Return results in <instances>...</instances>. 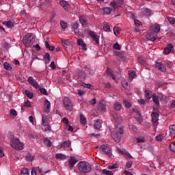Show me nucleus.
I'll return each instance as SVG.
<instances>
[{
  "label": "nucleus",
  "instance_id": "obj_1",
  "mask_svg": "<svg viewBox=\"0 0 175 175\" xmlns=\"http://www.w3.org/2000/svg\"><path fill=\"white\" fill-rule=\"evenodd\" d=\"M124 133V129L122 126H116L113 130L111 131V137L113 138L116 143H120L121 142V135Z\"/></svg>",
  "mask_w": 175,
  "mask_h": 175
},
{
  "label": "nucleus",
  "instance_id": "obj_2",
  "mask_svg": "<svg viewBox=\"0 0 175 175\" xmlns=\"http://www.w3.org/2000/svg\"><path fill=\"white\" fill-rule=\"evenodd\" d=\"M107 75L109 76L110 79L114 80L116 83H117V80H120L122 77L121 71L120 70L113 71V70L107 68Z\"/></svg>",
  "mask_w": 175,
  "mask_h": 175
},
{
  "label": "nucleus",
  "instance_id": "obj_3",
  "mask_svg": "<svg viewBox=\"0 0 175 175\" xmlns=\"http://www.w3.org/2000/svg\"><path fill=\"white\" fill-rule=\"evenodd\" d=\"M78 168L80 172L82 173H90L92 170L91 164L87 161H80L78 164Z\"/></svg>",
  "mask_w": 175,
  "mask_h": 175
},
{
  "label": "nucleus",
  "instance_id": "obj_4",
  "mask_svg": "<svg viewBox=\"0 0 175 175\" xmlns=\"http://www.w3.org/2000/svg\"><path fill=\"white\" fill-rule=\"evenodd\" d=\"M10 144L11 147L14 148V150H21L24 148V144L20 142L17 137H12L10 141Z\"/></svg>",
  "mask_w": 175,
  "mask_h": 175
},
{
  "label": "nucleus",
  "instance_id": "obj_5",
  "mask_svg": "<svg viewBox=\"0 0 175 175\" xmlns=\"http://www.w3.org/2000/svg\"><path fill=\"white\" fill-rule=\"evenodd\" d=\"M34 42L35 39L33 38V33H28L26 34L23 40V44H25L26 47H31V46L33 44Z\"/></svg>",
  "mask_w": 175,
  "mask_h": 175
},
{
  "label": "nucleus",
  "instance_id": "obj_6",
  "mask_svg": "<svg viewBox=\"0 0 175 175\" xmlns=\"http://www.w3.org/2000/svg\"><path fill=\"white\" fill-rule=\"evenodd\" d=\"M63 105L67 111H72L73 110V104L69 97H64L63 99Z\"/></svg>",
  "mask_w": 175,
  "mask_h": 175
},
{
  "label": "nucleus",
  "instance_id": "obj_7",
  "mask_svg": "<svg viewBox=\"0 0 175 175\" xmlns=\"http://www.w3.org/2000/svg\"><path fill=\"white\" fill-rule=\"evenodd\" d=\"M89 36H90L92 39V42L94 43V44L98 45L99 44V38L100 36L95 33V31H90L88 32Z\"/></svg>",
  "mask_w": 175,
  "mask_h": 175
},
{
  "label": "nucleus",
  "instance_id": "obj_8",
  "mask_svg": "<svg viewBox=\"0 0 175 175\" xmlns=\"http://www.w3.org/2000/svg\"><path fill=\"white\" fill-rule=\"evenodd\" d=\"M100 148L104 154H106L109 158H111V150L109 146L103 144L100 146Z\"/></svg>",
  "mask_w": 175,
  "mask_h": 175
},
{
  "label": "nucleus",
  "instance_id": "obj_9",
  "mask_svg": "<svg viewBox=\"0 0 175 175\" xmlns=\"http://www.w3.org/2000/svg\"><path fill=\"white\" fill-rule=\"evenodd\" d=\"M146 38L147 39H148V40H150L151 42H155V40L158 39V34L152 31L146 34Z\"/></svg>",
  "mask_w": 175,
  "mask_h": 175
},
{
  "label": "nucleus",
  "instance_id": "obj_10",
  "mask_svg": "<svg viewBox=\"0 0 175 175\" xmlns=\"http://www.w3.org/2000/svg\"><path fill=\"white\" fill-rule=\"evenodd\" d=\"M154 66L161 72H166V67L165 66V64L159 61L156 62Z\"/></svg>",
  "mask_w": 175,
  "mask_h": 175
},
{
  "label": "nucleus",
  "instance_id": "obj_11",
  "mask_svg": "<svg viewBox=\"0 0 175 175\" xmlns=\"http://www.w3.org/2000/svg\"><path fill=\"white\" fill-rule=\"evenodd\" d=\"M97 109L98 111H100V113H106V104L102 101H100L98 104Z\"/></svg>",
  "mask_w": 175,
  "mask_h": 175
},
{
  "label": "nucleus",
  "instance_id": "obj_12",
  "mask_svg": "<svg viewBox=\"0 0 175 175\" xmlns=\"http://www.w3.org/2000/svg\"><path fill=\"white\" fill-rule=\"evenodd\" d=\"M150 31L154 33H159L161 31V25L158 23L154 24L150 27Z\"/></svg>",
  "mask_w": 175,
  "mask_h": 175
},
{
  "label": "nucleus",
  "instance_id": "obj_13",
  "mask_svg": "<svg viewBox=\"0 0 175 175\" xmlns=\"http://www.w3.org/2000/svg\"><path fill=\"white\" fill-rule=\"evenodd\" d=\"M27 81L31 84V85H33L34 88H39V83H38V81H36L33 77H29Z\"/></svg>",
  "mask_w": 175,
  "mask_h": 175
},
{
  "label": "nucleus",
  "instance_id": "obj_14",
  "mask_svg": "<svg viewBox=\"0 0 175 175\" xmlns=\"http://www.w3.org/2000/svg\"><path fill=\"white\" fill-rule=\"evenodd\" d=\"M50 109H51V104L49 100L46 99L44 105V110L45 113H50Z\"/></svg>",
  "mask_w": 175,
  "mask_h": 175
},
{
  "label": "nucleus",
  "instance_id": "obj_15",
  "mask_svg": "<svg viewBox=\"0 0 175 175\" xmlns=\"http://www.w3.org/2000/svg\"><path fill=\"white\" fill-rule=\"evenodd\" d=\"M152 122L157 124L158 122V118H159V113L158 112H152Z\"/></svg>",
  "mask_w": 175,
  "mask_h": 175
},
{
  "label": "nucleus",
  "instance_id": "obj_16",
  "mask_svg": "<svg viewBox=\"0 0 175 175\" xmlns=\"http://www.w3.org/2000/svg\"><path fill=\"white\" fill-rule=\"evenodd\" d=\"M77 163V159L75 157H71L68 160L69 167L72 169V167H75V165Z\"/></svg>",
  "mask_w": 175,
  "mask_h": 175
},
{
  "label": "nucleus",
  "instance_id": "obj_17",
  "mask_svg": "<svg viewBox=\"0 0 175 175\" xmlns=\"http://www.w3.org/2000/svg\"><path fill=\"white\" fill-rule=\"evenodd\" d=\"M79 22L83 27H86L88 25V20L85 16H80L79 17Z\"/></svg>",
  "mask_w": 175,
  "mask_h": 175
},
{
  "label": "nucleus",
  "instance_id": "obj_18",
  "mask_svg": "<svg viewBox=\"0 0 175 175\" xmlns=\"http://www.w3.org/2000/svg\"><path fill=\"white\" fill-rule=\"evenodd\" d=\"M60 6H62L66 12H68L70 9L69 3L66 1H61L59 2Z\"/></svg>",
  "mask_w": 175,
  "mask_h": 175
},
{
  "label": "nucleus",
  "instance_id": "obj_19",
  "mask_svg": "<svg viewBox=\"0 0 175 175\" xmlns=\"http://www.w3.org/2000/svg\"><path fill=\"white\" fill-rule=\"evenodd\" d=\"M113 117L115 121H116V122H119L120 124H121V122H122V118L118 113L113 112Z\"/></svg>",
  "mask_w": 175,
  "mask_h": 175
},
{
  "label": "nucleus",
  "instance_id": "obj_20",
  "mask_svg": "<svg viewBox=\"0 0 175 175\" xmlns=\"http://www.w3.org/2000/svg\"><path fill=\"white\" fill-rule=\"evenodd\" d=\"M152 99L153 100V103L156 106H159V96L157 95V94L153 93L152 95Z\"/></svg>",
  "mask_w": 175,
  "mask_h": 175
},
{
  "label": "nucleus",
  "instance_id": "obj_21",
  "mask_svg": "<svg viewBox=\"0 0 175 175\" xmlns=\"http://www.w3.org/2000/svg\"><path fill=\"white\" fill-rule=\"evenodd\" d=\"M42 125L43 126H47L49 125V117L46 115L42 116Z\"/></svg>",
  "mask_w": 175,
  "mask_h": 175
},
{
  "label": "nucleus",
  "instance_id": "obj_22",
  "mask_svg": "<svg viewBox=\"0 0 175 175\" xmlns=\"http://www.w3.org/2000/svg\"><path fill=\"white\" fill-rule=\"evenodd\" d=\"M141 10L144 16H151V13H152L151 10L148 8H142Z\"/></svg>",
  "mask_w": 175,
  "mask_h": 175
},
{
  "label": "nucleus",
  "instance_id": "obj_23",
  "mask_svg": "<svg viewBox=\"0 0 175 175\" xmlns=\"http://www.w3.org/2000/svg\"><path fill=\"white\" fill-rule=\"evenodd\" d=\"M152 94V92L150 90H145V97H146V100L148 102L151 98H152V96L151 95Z\"/></svg>",
  "mask_w": 175,
  "mask_h": 175
},
{
  "label": "nucleus",
  "instance_id": "obj_24",
  "mask_svg": "<svg viewBox=\"0 0 175 175\" xmlns=\"http://www.w3.org/2000/svg\"><path fill=\"white\" fill-rule=\"evenodd\" d=\"M170 135L171 137H175V124L170 126Z\"/></svg>",
  "mask_w": 175,
  "mask_h": 175
},
{
  "label": "nucleus",
  "instance_id": "obj_25",
  "mask_svg": "<svg viewBox=\"0 0 175 175\" xmlns=\"http://www.w3.org/2000/svg\"><path fill=\"white\" fill-rule=\"evenodd\" d=\"M94 127L96 129H100L102 128V121L98 119L94 121Z\"/></svg>",
  "mask_w": 175,
  "mask_h": 175
},
{
  "label": "nucleus",
  "instance_id": "obj_26",
  "mask_svg": "<svg viewBox=\"0 0 175 175\" xmlns=\"http://www.w3.org/2000/svg\"><path fill=\"white\" fill-rule=\"evenodd\" d=\"M3 25L7 27V28H12L14 27V23L10 21L3 22Z\"/></svg>",
  "mask_w": 175,
  "mask_h": 175
},
{
  "label": "nucleus",
  "instance_id": "obj_27",
  "mask_svg": "<svg viewBox=\"0 0 175 175\" xmlns=\"http://www.w3.org/2000/svg\"><path fill=\"white\" fill-rule=\"evenodd\" d=\"M173 49V44H169L166 48H165L164 51L165 54H170V52Z\"/></svg>",
  "mask_w": 175,
  "mask_h": 175
},
{
  "label": "nucleus",
  "instance_id": "obj_28",
  "mask_svg": "<svg viewBox=\"0 0 175 175\" xmlns=\"http://www.w3.org/2000/svg\"><path fill=\"white\" fill-rule=\"evenodd\" d=\"M122 107V105H121V103H120V102H116L113 105V108L116 110V111H120V110H121Z\"/></svg>",
  "mask_w": 175,
  "mask_h": 175
},
{
  "label": "nucleus",
  "instance_id": "obj_29",
  "mask_svg": "<svg viewBox=\"0 0 175 175\" xmlns=\"http://www.w3.org/2000/svg\"><path fill=\"white\" fill-rule=\"evenodd\" d=\"M77 44L79 46H81V47H83V50H87V48H85V46H87L85 44V42H84V41H83L82 39H79L77 41Z\"/></svg>",
  "mask_w": 175,
  "mask_h": 175
},
{
  "label": "nucleus",
  "instance_id": "obj_30",
  "mask_svg": "<svg viewBox=\"0 0 175 175\" xmlns=\"http://www.w3.org/2000/svg\"><path fill=\"white\" fill-rule=\"evenodd\" d=\"M78 77L79 79H81V80H84L85 79V72L83 70H80L78 72Z\"/></svg>",
  "mask_w": 175,
  "mask_h": 175
},
{
  "label": "nucleus",
  "instance_id": "obj_31",
  "mask_svg": "<svg viewBox=\"0 0 175 175\" xmlns=\"http://www.w3.org/2000/svg\"><path fill=\"white\" fill-rule=\"evenodd\" d=\"M71 142L70 141H65L64 142L62 143L61 144V148H68L69 146H70Z\"/></svg>",
  "mask_w": 175,
  "mask_h": 175
},
{
  "label": "nucleus",
  "instance_id": "obj_32",
  "mask_svg": "<svg viewBox=\"0 0 175 175\" xmlns=\"http://www.w3.org/2000/svg\"><path fill=\"white\" fill-rule=\"evenodd\" d=\"M80 122L81 125H85V124H87V119L85 118L84 115H83V113L80 114Z\"/></svg>",
  "mask_w": 175,
  "mask_h": 175
},
{
  "label": "nucleus",
  "instance_id": "obj_33",
  "mask_svg": "<svg viewBox=\"0 0 175 175\" xmlns=\"http://www.w3.org/2000/svg\"><path fill=\"white\" fill-rule=\"evenodd\" d=\"M55 158H57V159H66V155L62 153H57L55 154Z\"/></svg>",
  "mask_w": 175,
  "mask_h": 175
},
{
  "label": "nucleus",
  "instance_id": "obj_34",
  "mask_svg": "<svg viewBox=\"0 0 175 175\" xmlns=\"http://www.w3.org/2000/svg\"><path fill=\"white\" fill-rule=\"evenodd\" d=\"M103 31L105 32H110V25L107 23H104L103 27Z\"/></svg>",
  "mask_w": 175,
  "mask_h": 175
},
{
  "label": "nucleus",
  "instance_id": "obj_35",
  "mask_svg": "<svg viewBox=\"0 0 175 175\" xmlns=\"http://www.w3.org/2000/svg\"><path fill=\"white\" fill-rule=\"evenodd\" d=\"M45 46L49 49L50 51H54V50H55V47H54V46L50 45L47 41L45 42Z\"/></svg>",
  "mask_w": 175,
  "mask_h": 175
},
{
  "label": "nucleus",
  "instance_id": "obj_36",
  "mask_svg": "<svg viewBox=\"0 0 175 175\" xmlns=\"http://www.w3.org/2000/svg\"><path fill=\"white\" fill-rule=\"evenodd\" d=\"M112 8L107 7L103 8V13L104 14H110L111 13Z\"/></svg>",
  "mask_w": 175,
  "mask_h": 175
},
{
  "label": "nucleus",
  "instance_id": "obj_37",
  "mask_svg": "<svg viewBox=\"0 0 175 175\" xmlns=\"http://www.w3.org/2000/svg\"><path fill=\"white\" fill-rule=\"evenodd\" d=\"M3 68L5 69V70H12V68L10 64L8 62H5L3 64Z\"/></svg>",
  "mask_w": 175,
  "mask_h": 175
},
{
  "label": "nucleus",
  "instance_id": "obj_38",
  "mask_svg": "<svg viewBox=\"0 0 175 175\" xmlns=\"http://www.w3.org/2000/svg\"><path fill=\"white\" fill-rule=\"evenodd\" d=\"M21 175H29V170L28 168H23L21 171Z\"/></svg>",
  "mask_w": 175,
  "mask_h": 175
},
{
  "label": "nucleus",
  "instance_id": "obj_39",
  "mask_svg": "<svg viewBox=\"0 0 175 175\" xmlns=\"http://www.w3.org/2000/svg\"><path fill=\"white\" fill-rule=\"evenodd\" d=\"M25 94H26V96L29 99H32V98H33V93L31 92L29 90H25Z\"/></svg>",
  "mask_w": 175,
  "mask_h": 175
},
{
  "label": "nucleus",
  "instance_id": "obj_40",
  "mask_svg": "<svg viewBox=\"0 0 175 175\" xmlns=\"http://www.w3.org/2000/svg\"><path fill=\"white\" fill-rule=\"evenodd\" d=\"M44 58L45 59V64H50V54L49 53H46L44 55Z\"/></svg>",
  "mask_w": 175,
  "mask_h": 175
},
{
  "label": "nucleus",
  "instance_id": "obj_41",
  "mask_svg": "<svg viewBox=\"0 0 175 175\" xmlns=\"http://www.w3.org/2000/svg\"><path fill=\"white\" fill-rule=\"evenodd\" d=\"M121 32V29L117 27H113V33L116 36H118Z\"/></svg>",
  "mask_w": 175,
  "mask_h": 175
},
{
  "label": "nucleus",
  "instance_id": "obj_42",
  "mask_svg": "<svg viewBox=\"0 0 175 175\" xmlns=\"http://www.w3.org/2000/svg\"><path fill=\"white\" fill-rule=\"evenodd\" d=\"M167 20H168V23L171 24L172 25H174L175 24V18L172 16H167Z\"/></svg>",
  "mask_w": 175,
  "mask_h": 175
},
{
  "label": "nucleus",
  "instance_id": "obj_43",
  "mask_svg": "<svg viewBox=\"0 0 175 175\" xmlns=\"http://www.w3.org/2000/svg\"><path fill=\"white\" fill-rule=\"evenodd\" d=\"M138 62H139V64H141V65H143L144 66H147V63L143 59V57H139L138 58Z\"/></svg>",
  "mask_w": 175,
  "mask_h": 175
},
{
  "label": "nucleus",
  "instance_id": "obj_44",
  "mask_svg": "<svg viewBox=\"0 0 175 175\" xmlns=\"http://www.w3.org/2000/svg\"><path fill=\"white\" fill-rule=\"evenodd\" d=\"M123 105L126 107V109H131L132 107V104H131V103H129L128 100H124Z\"/></svg>",
  "mask_w": 175,
  "mask_h": 175
},
{
  "label": "nucleus",
  "instance_id": "obj_45",
  "mask_svg": "<svg viewBox=\"0 0 175 175\" xmlns=\"http://www.w3.org/2000/svg\"><path fill=\"white\" fill-rule=\"evenodd\" d=\"M129 127L131 131H133V132H137V128L136 127V126L133 124H130L129 125Z\"/></svg>",
  "mask_w": 175,
  "mask_h": 175
},
{
  "label": "nucleus",
  "instance_id": "obj_46",
  "mask_svg": "<svg viewBox=\"0 0 175 175\" xmlns=\"http://www.w3.org/2000/svg\"><path fill=\"white\" fill-rule=\"evenodd\" d=\"M102 173L103 174H105V175H113V172L109 171L107 170H103Z\"/></svg>",
  "mask_w": 175,
  "mask_h": 175
},
{
  "label": "nucleus",
  "instance_id": "obj_47",
  "mask_svg": "<svg viewBox=\"0 0 175 175\" xmlns=\"http://www.w3.org/2000/svg\"><path fill=\"white\" fill-rule=\"evenodd\" d=\"M113 49H114V50H121V45H120L118 42H116L113 45Z\"/></svg>",
  "mask_w": 175,
  "mask_h": 175
},
{
  "label": "nucleus",
  "instance_id": "obj_48",
  "mask_svg": "<svg viewBox=\"0 0 175 175\" xmlns=\"http://www.w3.org/2000/svg\"><path fill=\"white\" fill-rule=\"evenodd\" d=\"M129 75L131 79L132 80L135 77V76H136V73H135V71L129 70Z\"/></svg>",
  "mask_w": 175,
  "mask_h": 175
},
{
  "label": "nucleus",
  "instance_id": "obj_49",
  "mask_svg": "<svg viewBox=\"0 0 175 175\" xmlns=\"http://www.w3.org/2000/svg\"><path fill=\"white\" fill-rule=\"evenodd\" d=\"M137 143H146V139L143 137H137L136 139Z\"/></svg>",
  "mask_w": 175,
  "mask_h": 175
},
{
  "label": "nucleus",
  "instance_id": "obj_50",
  "mask_svg": "<svg viewBox=\"0 0 175 175\" xmlns=\"http://www.w3.org/2000/svg\"><path fill=\"white\" fill-rule=\"evenodd\" d=\"M44 144H45V146H47L48 147H50V146H51V141L45 139H44Z\"/></svg>",
  "mask_w": 175,
  "mask_h": 175
},
{
  "label": "nucleus",
  "instance_id": "obj_51",
  "mask_svg": "<svg viewBox=\"0 0 175 175\" xmlns=\"http://www.w3.org/2000/svg\"><path fill=\"white\" fill-rule=\"evenodd\" d=\"M60 25L64 29L68 27V24L63 21H60Z\"/></svg>",
  "mask_w": 175,
  "mask_h": 175
},
{
  "label": "nucleus",
  "instance_id": "obj_52",
  "mask_svg": "<svg viewBox=\"0 0 175 175\" xmlns=\"http://www.w3.org/2000/svg\"><path fill=\"white\" fill-rule=\"evenodd\" d=\"M118 167V165L113 164V165H109L108 167V169H109V170H114L117 169Z\"/></svg>",
  "mask_w": 175,
  "mask_h": 175
},
{
  "label": "nucleus",
  "instance_id": "obj_53",
  "mask_svg": "<svg viewBox=\"0 0 175 175\" xmlns=\"http://www.w3.org/2000/svg\"><path fill=\"white\" fill-rule=\"evenodd\" d=\"M170 148L171 150V151H172L173 152H175V143L172 142L170 144Z\"/></svg>",
  "mask_w": 175,
  "mask_h": 175
},
{
  "label": "nucleus",
  "instance_id": "obj_54",
  "mask_svg": "<svg viewBox=\"0 0 175 175\" xmlns=\"http://www.w3.org/2000/svg\"><path fill=\"white\" fill-rule=\"evenodd\" d=\"M26 159H27V161H28V162H32L33 161V159H34L33 156L31 154L27 155Z\"/></svg>",
  "mask_w": 175,
  "mask_h": 175
},
{
  "label": "nucleus",
  "instance_id": "obj_55",
  "mask_svg": "<svg viewBox=\"0 0 175 175\" xmlns=\"http://www.w3.org/2000/svg\"><path fill=\"white\" fill-rule=\"evenodd\" d=\"M40 92L41 94H42L43 95H48L47 90H46V89H44V88H40Z\"/></svg>",
  "mask_w": 175,
  "mask_h": 175
},
{
  "label": "nucleus",
  "instance_id": "obj_56",
  "mask_svg": "<svg viewBox=\"0 0 175 175\" xmlns=\"http://www.w3.org/2000/svg\"><path fill=\"white\" fill-rule=\"evenodd\" d=\"M89 103H90V105L91 106H94V105H96V99L93 98L92 100H90L89 101Z\"/></svg>",
  "mask_w": 175,
  "mask_h": 175
},
{
  "label": "nucleus",
  "instance_id": "obj_57",
  "mask_svg": "<svg viewBox=\"0 0 175 175\" xmlns=\"http://www.w3.org/2000/svg\"><path fill=\"white\" fill-rule=\"evenodd\" d=\"M10 115H11V116H14V117H16V116H17V111H16L15 109H12L10 110Z\"/></svg>",
  "mask_w": 175,
  "mask_h": 175
},
{
  "label": "nucleus",
  "instance_id": "obj_58",
  "mask_svg": "<svg viewBox=\"0 0 175 175\" xmlns=\"http://www.w3.org/2000/svg\"><path fill=\"white\" fill-rule=\"evenodd\" d=\"M77 28H79V23L77 22H75L72 24V29H77Z\"/></svg>",
  "mask_w": 175,
  "mask_h": 175
},
{
  "label": "nucleus",
  "instance_id": "obj_59",
  "mask_svg": "<svg viewBox=\"0 0 175 175\" xmlns=\"http://www.w3.org/2000/svg\"><path fill=\"white\" fill-rule=\"evenodd\" d=\"M25 106L26 107H31L32 105L31 104V102L27 100V102L25 103Z\"/></svg>",
  "mask_w": 175,
  "mask_h": 175
},
{
  "label": "nucleus",
  "instance_id": "obj_60",
  "mask_svg": "<svg viewBox=\"0 0 175 175\" xmlns=\"http://www.w3.org/2000/svg\"><path fill=\"white\" fill-rule=\"evenodd\" d=\"M132 161H130L129 162L126 163V166L128 169H129L130 167H132Z\"/></svg>",
  "mask_w": 175,
  "mask_h": 175
},
{
  "label": "nucleus",
  "instance_id": "obj_61",
  "mask_svg": "<svg viewBox=\"0 0 175 175\" xmlns=\"http://www.w3.org/2000/svg\"><path fill=\"white\" fill-rule=\"evenodd\" d=\"M62 43L64 47H67V46H69V41H62Z\"/></svg>",
  "mask_w": 175,
  "mask_h": 175
},
{
  "label": "nucleus",
  "instance_id": "obj_62",
  "mask_svg": "<svg viewBox=\"0 0 175 175\" xmlns=\"http://www.w3.org/2000/svg\"><path fill=\"white\" fill-rule=\"evenodd\" d=\"M156 140L157 142H162V135L156 136Z\"/></svg>",
  "mask_w": 175,
  "mask_h": 175
},
{
  "label": "nucleus",
  "instance_id": "obj_63",
  "mask_svg": "<svg viewBox=\"0 0 175 175\" xmlns=\"http://www.w3.org/2000/svg\"><path fill=\"white\" fill-rule=\"evenodd\" d=\"M66 129H67V131H69L70 132L73 131V127H72V126H70V125H67Z\"/></svg>",
  "mask_w": 175,
  "mask_h": 175
},
{
  "label": "nucleus",
  "instance_id": "obj_64",
  "mask_svg": "<svg viewBox=\"0 0 175 175\" xmlns=\"http://www.w3.org/2000/svg\"><path fill=\"white\" fill-rule=\"evenodd\" d=\"M36 174H37L36 170L32 169L31 172V175H36Z\"/></svg>",
  "mask_w": 175,
  "mask_h": 175
}]
</instances>
